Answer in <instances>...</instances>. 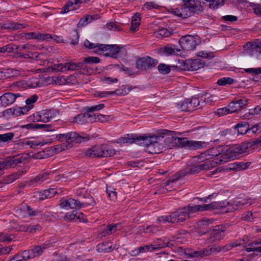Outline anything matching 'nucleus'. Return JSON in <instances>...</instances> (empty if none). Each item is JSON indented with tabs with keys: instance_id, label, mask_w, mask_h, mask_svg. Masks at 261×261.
I'll list each match as a JSON object with an SVG mask.
<instances>
[{
	"instance_id": "obj_31",
	"label": "nucleus",
	"mask_w": 261,
	"mask_h": 261,
	"mask_svg": "<svg viewBox=\"0 0 261 261\" xmlns=\"http://www.w3.org/2000/svg\"><path fill=\"white\" fill-rule=\"evenodd\" d=\"M141 18L139 14H136L132 17L131 30L133 31L138 30L140 25Z\"/></svg>"
},
{
	"instance_id": "obj_28",
	"label": "nucleus",
	"mask_w": 261,
	"mask_h": 261,
	"mask_svg": "<svg viewBox=\"0 0 261 261\" xmlns=\"http://www.w3.org/2000/svg\"><path fill=\"white\" fill-rule=\"evenodd\" d=\"M190 70L195 71L201 68L204 66V62L199 59L195 60H189Z\"/></svg>"
},
{
	"instance_id": "obj_44",
	"label": "nucleus",
	"mask_w": 261,
	"mask_h": 261,
	"mask_svg": "<svg viewBox=\"0 0 261 261\" xmlns=\"http://www.w3.org/2000/svg\"><path fill=\"white\" fill-rule=\"evenodd\" d=\"M95 119L94 122L99 121L100 122H105L109 121L110 119V116H106L100 114H98L97 115H92Z\"/></svg>"
},
{
	"instance_id": "obj_19",
	"label": "nucleus",
	"mask_w": 261,
	"mask_h": 261,
	"mask_svg": "<svg viewBox=\"0 0 261 261\" xmlns=\"http://www.w3.org/2000/svg\"><path fill=\"white\" fill-rule=\"evenodd\" d=\"M225 227L223 226H217L211 232L210 242H213L220 240L224 237Z\"/></svg>"
},
{
	"instance_id": "obj_10",
	"label": "nucleus",
	"mask_w": 261,
	"mask_h": 261,
	"mask_svg": "<svg viewBox=\"0 0 261 261\" xmlns=\"http://www.w3.org/2000/svg\"><path fill=\"white\" fill-rule=\"evenodd\" d=\"M199 42L200 39L198 36L191 35L182 36L179 41L180 47L187 50L194 49Z\"/></svg>"
},
{
	"instance_id": "obj_63",
	"label": "nucleus",
	"mask_w": 261,
	"mask_h": 261,
	"mask_svg": "<svg viewBox=\"0 0 261 261\" xmlns=\"http://www.w3.org/2000/svg\"><path fill=\"white\" fill-rule=\"evenodd\" d=\"M217 99L216 96H213L209 93H206L204 95V100L205 102L208 103Z\"/></svg>"
},
{
	"instance_id": "obj_32",
	"label": "nucleus",
	"mask_w": 261,
	"mask_h": 261,
	"mask_svg": "<svg viewBox=\"0 0 261 261\" xmlns=\"http://www.w3.org/2000/svg\"><path fill=\"white\" fill-rule=\"evenodd\" d=\"M48 79L50 83L56 85H65L68 83L66 78L64 76L48 77Z\"/></svg>"
},
{
	"instance_id": "obj_48",
	"label": "nucleus",
	"mask_w": 261,
	"mask_h": 261,
	"mask_svg": "<svg viewBox=\"0 0 261 261\" xmlns=\"http://www.w3.org/2000/svg\"><path fill=\"white\" fill-rule=\"evenodd\" d=\"M71 44L72 45H76L79 41V37L78 33L76 30L72 31L70 33Z\"/></svg>"
},
{
	"instance_id": "obj_61",
	"label": "nucleus",
	"mask_w": 261,
	"mask_h": 261,
	"mask_svg": "<svg viewBox=\"0 0 261 261\" xmlns=\"http://www.w3.org/2000/svg\"><path fill=\"white\" fill-rule=\"evenodd\" d=\"M228 106L222 108H220L217 110V114L219 116H222L230 114L229 111H228Z\"/></svg>"
},
{
	"instance_id": "obj_15",
	"label": "nucleus",
	"mask_w": 261,
	"mask_h": 261,
	"mask_svg": "<svg viewBox=\"0 0 261 261\" xmlns=\"http://www.w3.org/2000/svg\"><path fill=\"white\" fill-rule=\"evenodd\" d=\"M164 132L168 136V137L166 139V141L167 143H169L171 144V146H182L183 144L186 142L185 139L181 138L177 136L175 132L169 131L167 130H165Z\"/></svg>"
},
{
	"instance_id": "obj_2",
	"label": "nucleus",
	"mask_w": 261,
	"mask_h": 261,
	"mask_svg": "<svg viewBox=\"0 0 261 261\" xmlns=\"http://www.w3.org/2000/svg\"><path fill=\"white\" fill-rule=\"evenodd\" d=\"M67 133L59 134L49 136L45 139L39 138H30L19 141L16 144V148L19 149H27L28 148H35L37 146H42L50 144L56 140L61 142H67Z\"/></svg>"
},
{
	"instance_id": "obj_22",
	"label": "nucleus",
	"mask_w": 261,
	"mask_h": 261,
	"mask_svg": "<svg viewBox=\"0 0 261 261\" xmlns=\"http://www.w3.org/2000/svg\"><path fill=\"white\" fill-rule=\"evenodd\" d=\"M16 213L21 217H26L28 216H36L38 215V212L32 211L30 206L27 204L21 205L20 208L16 210Z\"/></svg>"
},
{
	"instance_id": "obj_33",
	"label": "nucleus",
	"mask_w": 261,
	"mask_h": 261,
	"mask_svg": "<svg viewBox=\"0 0 261 261\" xmlns=\"http://www.w3.org/2000/svg\"><path fill=\"white\" fill-rule=\"evenodd\" d=\"M25 38L28 39H36L40 41L44 40V37H47L48 35H44V34L36 33L35 32H31L25 34L24 36Z\"/></svg>"
},
{
	"instance_id": "obj_56",
	"label": "nucleus",
	"mask_w": 261,
	"mask_h": 261,
	"mask_svg": "<svg viewBox=\"0 0 261 261\" xmlns=\"http://www.w3.org/2000/svg\"><path fill=\"white\" fill-rule=\"evenodd\" d=\"M99 61V59L96 57H89L85 58L84 60V63L88 64L98 63Z\"/></svg>"
},
{
	"instance_id": "obj_47",
	"label": "nucleus",
	"mask_w": 261,
	"mask_h": 261,
	"mask_svg": "<svg viewBox=\"0 0 261 261\" xmlns=\"http://www.w3.org/2000/svg\"><path fill=\"white\" fill-rule=\"evenodd\" d=\"M233 82V80L230 77H223L218 80L217 84L220 86L230 85Z\"/></svg>"
},
{
	"instance_id": "obj_5",
	"label": "nucleus",
	"mask_w": 261,
	"mask_h": 261,
	"mask_svg": "<svg viewBox=\"0 0 261 261\" xmlns=\"http://www.w3.org/2000/svg\"><path fill=\"white\" fill-rule=\"evenodd\" d=\"M85 154L89 158L107 157L113 154V150L106 145L94 146L88 149Z\"/></svg>"
},
{
	"instance_id": "obj_35",
	"label": "nucleus",
	"mask_w": 261,
	"mask_h": 261,
	"mask_svg": "<svg viewBox=\"0 0 261 261\" xmlns=\"http://www.w3.org/2000/svg\"><path fill=\"white\" fill-rule=\"evenodd\" d=\"M173 33V31L172 29L161 28L155 32V36L157 37H166Z\"/></svg>"
},
{
	"instance_id": "obj_36",
	"label": "nucleus",
	"mask_w": 261,
	"mask_h": 261,
	"mask_svg": "<svg viewBox=\"0 0 261 261\" xmlns=\"http://www.w3.org/2000/svg\"><path fill=\"white\" fill-rule=\"evenodd\" d=\"M246 167L245 164L243 163H233L228 164L227 169L229 170H240L245 169Z\"/></svg>"
},
{
	"instance_id": "obj_27",
	"label": "nucleus",
	"mask_w": 261,
	"mask_h": 261,
	"mask_svg": "<svg viewBox=\"0 0 261 261\" xmlns=\"http://www.w3.org/2000/svg\"><path fill=\"white\" fill-rule=\"evenodd\" d=\"M89 137H84L80 136L76 132H69L67 133V142L80 143L83 141L87 140Z\"/></svg>"
},
{
	"instance_id": "obj_58",
	"label": "nucleus",
	"mask_w": 261,
	"mask_h": 261,
	"mask_svg": "<svg viewBox=\"0 0 261 261\" xmlns=\"http://www.w3.org/2000/svg\"><path fill=\"white\" fill-rule=\"evenodd\" d=\"M251 132L252 134H258L261 132V124L258 123L249 128V133Z\"/></svg>"
},
{
	"instance_id": "obj_49",
	"label": "nucleus",
	"mask_w": 261,
	"mask_h": 261,
	"mask_svg": "<svg viewBox=\"0 0 261 261\" xmlns=\"http://www.w3.org/2000/svg\"><path fill=\"white\" fill-rule=\"evenodd\" d=\"M14 135L12 133H8L0 135V141L2 142H8L11 140Z\"/></svg>"
},
{
	"instance_id": "obj_11",
	"label": "nucleus",
	"mask_w": 261,
	"mask_h": 261,
	"mask_svg": "<svg viewBox=\"0 0 261 261\" xmlns=\"http://www.w3.org/2000/svg\"><path fill=\"white\" fill-rule=\"evenodd\" d=\"M77 67V66L75 64L67 62L65 63L55 64L51 66H48L47 68H43L39 70H42L43 72H51L54 71L65 72L68 70H74L76 69Z\"/></svg>"
},
{
	"instance_id": "obj_12",
	"label": "nucleus",
	"mask_w": 261,
	"mask_h": 261,
	"mask_svg": "<svg viewBox=\"0 0 261 261\" xmlns=\"http://www.w3.org/2000/svg\"><path fill=\"white\" fill-rule=\"evenodd\" d=\"M23 162L19 154L14 156L9 157L0 162V175L3 173L4 170L15 167L18 164Z\"/></svg>"
},
{
	"instance_id": "obj_26",
	"label": "nucleus",
	"mask_w": 261,
	"mask_h": 261,
	"mask_svg": "<svg viewBox=\"0 0 261 261\" xmlns=\"http://www.w3.org/2000/svg\"><path fill=\"white\" fill-rule=\"evenodd\" d=\"M241 202L242 200L239 198L236 199L233 203L226 201H217V202H225V206L219 208L220 210L224 208L223 211L225 212H231L236 210L238 206L243 204Z\"/></svg>"
},
{
	"instance_id": "obj_8",
	"label": "nucleus",
	"mask_w": 261,
	"mask_h": 261,
	"mask_svg": "<svg viewBox=\"0 0 261 261\" xmlns=\"http://www.w3.org/2000/svg\"><path fill=\"white\" fill-rule=\"evenodd\" d=\"M55 116V113L51 110H44L36 113L28 118V121L47 122Z\"/></svg>"
},
{
	"instance_id": "obj_59",
	"label": "nucleus",
	"mask_w": 261,
	"mask_h": 261,
	"mask_svg": "<svg viewBox=\"0 0 261 261\" xmlns=\"http://www.w3.org/2000/svg\"><path fill=\"white\" fill-rule=\"evenodd\" d=\"M38 98L36 95H33L25 100V103L30 106H34L33 103L37 100Z\"/></svg>"
},
{
	"instance_id": "obj_50",
	"label": "nucleus",
	"mask_w": 261,
	"mask_h": 261,
	"mask_svg": "<svg viewBox=\"0 0 261 261\" xmlns=\"http://www.w3.org/2000/svg\"><path fill=\"white\" fill-rule=\"evenodd\" d=\"M153 247V250L156 249L162 248L168 246L166 243L163 241L162 240L158 239L154 242L153 244H151Z\"/></svg>"
},
{
	"instance_id": "obj_6",
	"label": "nucleus",
	"mask_w": 261,
	"mask_h": 261,
	"mask_svg": "<svg viewBox=\"0 0 261 261\" xmlns=\"http://www.w3.org/2000/svg\"><path fill=\"white\" fill-rule=\"evenodd\" d=\"M95 204V202L94 200H92L90 202H80L76 199L70 198L67 199H63L60 203V206L61 208L65 210L70 209L79 210L86 207L87 205H93Z\"/></svg>"
},
{
	"instance_id": "obj_51",
	"label": "nucleus",
	"mask_w": 261,
	"mask_h": 261,
	"mask_svg": "<svg viewBox=\"0 0 261 261\" xmlns=\"http://www.w3.org/2000/svg\"><path fill=\"white\" fill-rule=\"evenodd\" d=\"M114 94L113 91H97L95 94L96 96L99 98H107Z\"/></svg>"
},
{
	"instance_id": "obj_34",
	"label": "nucleus",
	"mask_w": 261,
	"mask_h": 261,
	"mask_svg": "<svg viewBox=\"0 0 261 261\" xmlns=\"http://www.w3.org/2000/svg\"><path fill=\"white\" fill-rule=\"evenodd\" d=\"M236 129L239 135H243L249 133V127L248 123L246 122L239 123L236 126Z\"/></svg>"
},
{
	"instance_id": "obj_30",
	"label": "nucleus",
	"mask_w": 261,
	"mask_h": 261,
	"mask_svg": "<svg viewBox=\"0 0 261 261\" xmlns=\"http://www.w3.org/2000/svg\"><path fill=\"white\" fill-rule=\"evenodd\" d=\"M40 229L41 227L38 225L32 226L28 224H23L20 225L19 227V230L20 231H28L30 232H36L37 231L40 230Z\"/></svg>"
},
{
	"instance_id": "obj_46",
	"label": "nucleus",
	"mask_w": 261,
	"mask_h": 261,
	"mask_svg": "<svg viewBox=\"0 0 261 261\" xmlns=\"http://www.w3.org/2000/svg\"><path fill=\"white\" fill-rule=\"evenodd\" d=\"M77 214H74V212L68 213L65 216V219L68 221H73L75 218L80 219L81 218V216H83V214H80L78 216H77Z\"/></svg>"
},
{
	"instance_id": "obj_16",
	"label": "nucleus",
	"mask_w": 261,
	"mask_h": 261,
	"mask_svg": "<svg viewBox=\"0 0 261 261\" xmlns=\"http://www.w3.org/2000/svg\"><path fill=\"white\" fill-rule=\"evenodd\" d=\"M84 45L89 49H91L93 50L96 54H100V51H106L109 50L110 48H113V45H106L102 44H98V43H93L90 42L89 40H86L84 42Z\"/></svg>"
},
{
	"instance_id": "obj_37",
	"label": "nucleus",
	"mask_w": 261,
	"mask_h": 261,
	"mask_svg": "<svg viewBox=\"0 0 261 261\" xmlns=\"http://www.w3.org/2000/svg\"><path fill=\"white\" fill-rule=\"evenodd\" d=\"M26 250L23 251L20 254H17L13 257H12L8 261H22L29 259Z\"/></svg>"
},
{
	"instance_id": "obj_17",
	"label": "nucleus",
	"mask_w": 261,
	"mask_h": 261,
	"mask_svg": "<svg viewBox=\"0 0 261 261\" xmlns=\"http://www.w3.org/2000/svg\"><path fill=\"white\" fill-rule=\"evenodd\" d=\"M21 95L19 93H6L0 96L1 102L3 107H6L13 104L16 99L20 97Z\"/></svg>"
},
{
	"instance_id": "obj_4",
	"label": "nucleus",
	"mask_w": 261,
	"mask_h": 261,
	"mask_svg": "<svg viewBox=\"0 0 261 261\" xmlns=\"http://www.w3.org/2000/svg\"><path fill=\"white\" fill-rule=\"evenodd\" d=\"M241 245H242L241 242H240L238 244L233 242L229 244H227L226 246L223 247L222 248H221L219 246H217L216 245H213L212 246L208 247L207 248H205L203 250L193 252L192 254V257L195 258H200L204 256H207L212 252L229 250L236 246H239Z\"/></svg>"
},
{
	"instance_id": "obj_43",
	"label": "nucleus",
	"mask_w": 261,
	"mask_h": 261,
	"mask_svg": "<svg viewBox=\"0 0 261 261\" xmlns=\"http://www.w3.org/2000/svg\"><path fill=\"white\" fill-rule=\"evenodd\" d=\"M178 109L183 111H190L191 108L190 107L189 99H187L180 103L178 104Z\"/></svg>"
},
{
	"instance_id": "obj_57",
	"label": "nucleus",
	"mask_w": 261,
	"mask_h": 261,
	"mask_svg": "<svg viewBox=\"0 0 261 261\" xmlns=\"http://www.w3.org/2000/svg\"><path fill=\"white\" fill-rule=\"evenodd\" d=\"M46 156L47 154L43 150L34 153L32 155V158L35 160L44 159Z\"/></svg>"
},
{
	"instance_id": "obj_29",
	"label": "nucleus",
	"mask_w": 261,
	"mask_h": 261,
	"mask_svg": "<svg viewBox=\"0 0 261 261\" xmlns=\"http://www.w3.org/2000/svg\"><path fill=\"white\" fill-rule=\"evenodd\" d=\"M43 82L42 78L32 77L27 81L28 86L31 88H35L41 86Z\"/></svg>"
},
{
	"instance_id": "obj_23",
	"label": "nucleus",
	"mask_w": 261,
	"mask_h": 261,
	"mask_svg": "<svg viewBox=\"0 0 261 261\" xmlns=\"http://www.w3.org/2000/svg\"><path fill=\"white\" fill-rule=\"evenodd\" d=\"M156 64V61L149 57H146L138 60L137 63V66L138 68H148Z\"/></svg>"
},
{
	"instance_id": "obj_64",
	"label": "nucleus",
	"mask_w": 261,
	"mask_h": 261,
	"mask_svg": "<svg viewBox=\"0 0 261 261\" xmlns=\"http://www.w3.org/2000/svg\"><path fill=\"white\" fill-rule=\"evenodd\" d=\"M141 253H145L148 251H152L153 250V247L151 245H146L140 247Z\"/></svg>"
},
{
	"instance_id": "obj_24",
	"label": "nucleus",
	"mask_w": 261,
	"mask_h": 261,
	"mask_svg": "<svg viewBox=\"0 0 261 261\" xmlns=\"http://www.w3.org/2000/svg\"><path fill=\"white\" fill-rule=\"evenodd\" d=\"M79 0H69L62 8L61 13H67L70 11L76 10L79 8Z\"/></svg>"
},
{
	"instance_id": "obj_41",
	"label": "nucleus",
	"mask_w": 261,
	"mask_h": 261,
	"mask_svg": "<svg viewBox=\"0 0 261 261\" xmlns=\"http://www.w3.org/2000/svg\"><path fill=\"white\" fill-rule=\"evenodd\" d=\"M135 142V139L133 138L132 135H127L124 137L120 138L117 142L120 144H128Z\"/></svg>"
},
{
	"instance_id": "obj_52",
	"label": "nucleus",
	"mask_w": 261,
	"mask_h": 261,
	"mask_svg": "<svg viewBox=\"0 0 261 261\" xmlns=\"http://www.w3.org/2000/svg\"><path fill=\"white\" fill-rule=\"evenodd\" d=\"M189 102L191 110L197 107L200 104V101L197 97H193L191 99H189Z\"/></svg>"
},
{
	"instance_id": "obj_13",
	"label": "nucleus",
	"mask_w": 261,
	"mask_h": 261,
	"mask_svg": "<svg viewBox=\"0 0 261 261\" xmlns=\"http://www.w3.org/2000/svg\"><path fill=\"white\" fill-rule=\"evenodd\" d=\"M160 139L161 137L158 136L143 138L144 143L147 146V151L152 154L159 152L160 149L158 148V142L160 140Z\"/></svg>"
},
{
	"instance_id": "obj_54",
	"label": "nucleus",
	"mask_w": 261,
	"mask_h": 261,
	"mask_svg": "<svg viewBox=\"0 0 261 261\" xmlns=\"http://www.w3.org/2000/svg\"><path fill=\"white\" fill-rule=\"evenodd\" d=\"M105 107V105L100 103L97 105L93 106L92 107H88L86 108V110L88 112H92L94 111H98L102 109Z\"/></svg>"
},
{
	"instance_id": "obj_1",
	"label": "nucleus",
	"mask_w": 261,
	"mask_h": 261,
	"mask_svg": "<svg viewBox=\"0 0 261 261\" xmlns=\"http://www.w3.org/2000/svg\"><path fill=\"white\" fill-rule=\"evenodd\" d=\"M247 152L248 148L244 145L212 148L200 155V159L206 162L196 166L191 172H198L202 170L209 169L219 164L234 160L240 155Z\"/></svg>"
},
{
	"instance_id": "obj_40",
	"label": "nucleus",
	"mask_w": 261,
	"mask_h": 261,
	"mask_svg": "<svg viewBox=\"0 0 261 261\" xmlns=\"http://www.w3.org/2000/svg\"><path fill=\"white\" fill-rule=\"evenodd\" d=\"M189 60H180L178 61V65H177L179 68L184 70H190Z\"/></svg>"
},
{
	"instance_id": "obj_42",
	"label": "nucleus",
	"mask_w": 261,
	"mask_h": 261,
	"mask_svg": "<svg viewBox=\"0 0 261 261\" xmlns=\"http://www.w3.org/2000/svg\"><path fill=\"white\" fill-rule=\"evenodd\" d=\"M210 2V7L212 9H217L219 7L223 5V0H205Z\"/></svg>"
},
{
	"instance_id": "obj_9",
	"label": "nucleus",
	"mask_w": 261,
	"mask_h": 261,
	"mask_svg": "<svg viewBox=\"0 0 261 261\" xmlns=\"http://www.w3.org/2000/svg\"><path fill=\"white\" fill-rule=\"evenodd\" d=\"M189 217L186 208L180 210L177 212L173 214L171 216H161L158 218L160 222H169L176 223L182 222Z\"/></svg>"
},
{
	"instance_id": "obj_55",
	"label": "nucleus",
	"mask_w": 261,
	"mask_h": 261,
	"mask_svg": "<svg viewBox=\"0 0 261 261\" xmlns=\"http://www.w3.org/2000/svg\"><path fill=\"white\" fill-rule=\"evenodd\" d=\"M159 71L162 74H166L168 73L170 69L168 66L164 64H161L158 66Z\"/></svg>"
},
{
	"instance_id": "obj_25",
	"label": "nucleus",
	"mask_w": 261,
	"mask_h": 261,
	"mask_svg": "<svg viewBox=\"0 0 261 261\" xmlns=\"http://www.w3.org/2000/svg\"><path fill=\"white\" fill-rule=\"evenodd\" d=\"M247 104V100L246 99H240L232 101L228 106V111H229L230 113L236 112Z\"/></svg>"
},
{
	"instance_id": "obj_39",
	"label": "nucleus",
	"mask_w": 261,
	"mask_h": 261,
	"mask_svg": "<svg viewBox=\"0 0 261 261\" xmlns=\"http://www.w3.org/2000/svg\"><path fill=\"white\" fill-rule=\"evenodd\" d=\"M44 35H48L47 37H44V40H53L57 43L63 42V38L61 36H57L55 35H51L49 34H44Z\"/></svg>"
},
{
	"instance_id": "obj_20",
	"label": "nucleus",
	"mask_w": 261,
	"mask_h": 261,
	"mask_svg": "<svg viewBox=\"0 0 261 261\" xmlns=\"http://www.w3.org/2000/svg\"><path fill=\"white\" fill-rule=\"evenodd\" d=\"M24 58H32L35 59L36 61H40L39 63L41 65H48L49 61L46 60L42 54H38L37 53L29 52L28 54H24L20 55Z\"/></svg>"
},
{
	"instance_id": "obj_38",
	"label": "nucleus",
	"mask_w": 261,
	"mask_h": 261,
	"mask_svg": "<svg viewBox=\"0 0 261 261\" xmlns=\"http://www.w3.org/2000/svg\"><path fill=\"white\" fill-rule=\"evenodd\" d=\"M3 28L10 30H18L23 28V27L21 24H18L15 22H8L4 24Z\"/></svg>"
},
{
	"instance_id": "obj_62",
	"label": "nucleus",
	"mask_w": 261,
	"mask_h": 261,
	"mask_svg": "<svg viewBox=\"0 0 261 261\" xmlns=\"http://www.w3.org/2000/svg\"><path fill=\"white\" fill-rule=\"evenodd\" d=\"M92 19V16L90 15H88L86 16L85 17L81 19L79 22V25H83L86 24H88V23H90L91 21V20Z\"/></svg>"
},
{
	"instance_id": "obj_45",
	"label": "nucleus",
	"mask_w": 261,
	"mask_h": 261,
	"mask_svg": "<svg viewBox=\"0 0 261 261\" xmlns=\"http://www.w3.org/2000/svg\"><path fill=\"white\" fill-rule=\"evenodd\" d=\"M165 53L167 55H179L180 50L178 49H175L172 46H167L164 48Z\"/></svg>"
},
{
	"instance_id": "obj_7",
	"label": "nucleus",
	"mask_w": 261,
	"mask_h": 261,
	"mask_svg": "<svg viewBox=\"0 0 261 261\" xmlns=\"http://www.w3.org/2000/svg\"><path fill=\"white\" fill-rule=\"evenodd\" d=\"M225 206V202H213L210 204H203L202 205H197L190 206L186 208L188 214L190 216L198 212L203 211L212 210L214 209H219L222 206Z\"/></svg>"
},
{
	"instance_id": "obj_53",
	"label": "nucleus",
	"mask_w": 261,
	"mask_h": 261,
	"mask_svg": "<svg viewBox=\"0 0 261 261\" xmlns=\"http://www.w3.org/2000/svg\"><path fill=\"white\" fill-rule=\"evenodd\" d=\"M159 6L155 3L154 2H150L145 3L143 6L142 9L145 10H151L152 9H158Z\"/></svg>"
},
{
	"instance_id": "obj_14",
	"label": "nucleus",
	"mask_w": 261,
	"mask_h": 261,
	"mask_svg": "<svg viewBox=\"0 0 261 261\" xmlns=\"http://www.w3.org/2000/svg\"><path fill=\"white\" fill-rule=\"evenodd\" d=\"M53 244L50 241H47L41 246H37L31 250H26L29 259L41 255L45 249L53 247Z\"/></svg>"
},
{
	"instance_id": "obj_21",
	"label": "nucleus",
	"mask_w": 261,
	"mask_h": 261,
	"mask_svg": "<svg viewBox=\"0 0 261 261\" xmlns=\"http://www.w3.org/2000/svg\"><path fill=\"white\" fill-rule=\"evenodd\" d=\"M95 119L92 116V115L82 114L75 116L73 121L80 124H84L87 123L94 122Z\"/></svg>"
},
{
	"instance_id": "obj_3",
	"label": "nucleus",
	"mask_w": 261,
	"mask_h": 261,
	"mask_svg": "<svg viewBox=\"0 0 261 261\" xmlns=\"http://www.w3.org/2000/svg\"><path fill=\"white\" fill-rule=\"evenodd\" d=\"M200 2L196 0H189L185 3V7L180 9L176 8L171 10V12L175 15L185 18L191 16V14L200 10Z\"/></svg>"
},
{
	"instance_id": "obj_18",
	"label": "nucleus",
	"mask_w": 261,
	"mask_h": 261,
	"mask_svg": "<svg viewBox=\"0 0 261 261\" xmlns=\"http://www.w3.org/2000/svg\"><path fill=\"white\" fill-rule=\"evenodd\" d=\"M261 47V42L257 41L247 43L244 48V54L247 56H253L258 51Z\"/></svg>"
},
{
	"instance_id": "obj_60",
	"label": "nucleus",
	"mask_w": 261,
	"mask_h": 261,
	"mask_svg": "<svg viewBox=\"0 0 261 261\" xmlns=\"http://www.w3.org/2000/svg\"><path fill=\"white\" fill-rule=\"evenodd\" d=\"M114 226L112 225H110L107 227L106 228L104 229V230L102 231L100 233V235L101 237H106L107 235H109L111 233V232L113 229Z\"/></svg>"
}]
</instances>
